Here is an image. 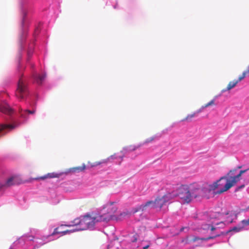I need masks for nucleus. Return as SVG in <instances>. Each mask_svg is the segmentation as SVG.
Returning <instances> with one entry per match:
<instances>
[{"label": "nucleus", "mask_w": 249, "mask_h": 249, "mask_svg": "<svg viewBox=\"0 0 249 249\" xmlns=\"http://www.w3.org/2000/svg\"><path fill=\"white\" fill-rule=\"evenodd\" d=\"M249 169L241 170L238 174L236 173V169H233L224 177H221L219 180L215 181L217 182L218 188L220 189L215 194H221L230 189L235 185L240 179L241 175L246 173Z\"/></svg>", "instance_id": "nucleus-1"}, {"label": "nucleus", "mask_w": 249, "mask_h": 249, "mask_svg": "<svg viewBox=\"0 0 249 249\" xmlns=\"http://www.w3.org/2000/svg\"><path fill=\"white\" fill-rule=\"evenodd\" d=\"M174 197L175 195H172L170 193H167L162 196H157L154 200L148 201L145 204L137 207L134 210V212H143L145 211L148 207L152 209L160 210L166 203Z\"/></svg>", "instance_id": "nucleus-2"}, {"label": "nucleus", "mask_w": 249, "mask_h": 249, "mask_svg": "<svg viewBox=\"0 0 249 249\" xmlns=\"http://www.w3.org/2000/svg\"><path fill=\"white\" fill-rule=\"evenodd\" d=\"M117 210V208L113 202L107 203L103 208V214H100L102 221L107 222L112 219Z\"/></svg>", "instance_id": "nucleus-3"}, {"label": "nucleus", "mask_w": 249, "mask_h": 249, "mask_svg": "<svg viewBox=\"0 0 249 249\" xmlns=\"http://www.w3.org/2000/svg\"><path fill=\"white\" fill-rule=\"evenodd\" d=\"M175 197L178 196L183 203H189L192 200L191 192L188 186L183 185L177 190V193H172Z\"/></svg>", "instance_id": "nucleus-4"}, {"label": "nucleus", "mask_w": 249, "mask_h": 249, "mask_svg": "<svg viewBox=\"0 0 249 249\" xmlns=\"http://www.w3.org/2000/svg\"><path fill=\"white\" fill-rule=\"evenodd\" d=\"M28 94V90L27 84L25 81L22 78H20L18 80L17 88L16 90V96L18 99H22L26 97Z\"/></svg>", "instance_id": "nucleus-5"}, {"label": "nucleus", "mask_w": 249, "mask_h": 249, "mask_svg": "<svg viewBox=\"0 0 249 249\" xmlns=\"http://www.w3.org/2000/svg\"><path fill=\"white\" fill-rule=\"evenodd\" d=\"M85 221L87 222L90 229L93 228L95 224L97 222H103L100 216V214H87L84 215Z\"/></svg>", "instance_id": "nucleus-6"}, {"label": "nucleus", "mask_w": 249, "mask_h": 249, "mask_svg": "<svg viewBox=\"0 0 249 249\" xmlns=\"http://www.w3.org/2000/svg\"><path fill=\"white\" fill-rule=\"evenodd\" d=\"M72 226H78L77 229H73L75 231H79V230H86L87 229H90L89 225L87 224V222L85 221V218L83 216L81 218H78L75 219L72 222Z\"/></svg>", "instance_id": "nucleus-7"}, {"label": "nucleus", "mask_w": 249, "mask_h": 249, "mask_svg": "<svg viewBox=\"0 0 249 249\" xmlns=\"http://www.w3.org/2000/svg\"><path fill=\"white\" fill-rule=\"evenodd\" d=\"M124 157V154L122 152H121L120 153L114 154L106 159L100 161H95L92 163L89 162L88 163L90 165L91 167H95L98 166L101 164H106L110 160H113L115 159H122Z\"/></svg>", "instance_id": "nucleus-8"}, {"label": "nucleus", "mask_w": 249, "mask_h": 249, "mask_svg": "<svg viewBox=\"0 0 249 249\" xmlns=\"http://www.w3.org/2000/svg\"><path fill=\"white\" fill-rule=\"evenodd\" d=\"M188 187L191 192L192 200L194 198L202 196V190L201 189V187H200L197 184H193L190 186H188Z\"/></svg>", "instance_id": "nucleus-9"}, {"label": "nucleus", "mask_w": 249, "mask_h": 249, "mask_svg": "<svg viewBox=\"0 0 249 249\" xmlns=\"http://www.w3.org/2000/svg\"><path fill=\"white\" fill-rule=\"evenodd\" d=\"M21 183L20 178L17 176H14L8 178L5 183L0 186V189L2 187H9L13 185L19 184Z\"/></svg>", "instance_id": "nucleus-10"}, {"label": "nucleus", "mask_w": 249, "mask_h": 249, "mask_svg": "<svg viewBox=\"0 0 249 249\" xmlns=\"http://www.w3.org/2000/svg\"><path fill=\"white\" fill-rule=\"evenodd\" d=\"M64 226L71 227L72 226H71V225H62L59 227H57V228H55L53 232L52 233L51 235H54L58 234H61L62 235H64L67 233H71V232L75 231V230H74L73 229L71 230H63L62 229V228Z\"/></svg>", "instance_id": "nucleus-11"}, {"label": "nucleus", "mask_w": 249, "mask_h": 249, "mask_svg": "<svg viewBox=\"0 0 249 249\" xmlns=\"http://www.w3.org/2000/svg\"><path fill=\"white\" fill-rule=\"evenodd\" d=\"M15 127V126L12 124H2L0 125V137L5 135L9 131Z\"/></svg>", "instance_id": "nucleus-12"}, {"label": "nucleus", "mask_w": 249, "mask_h": 249, "mask_svg": "<svg viewBox=\"0 0 249 249\" xmlns=\"http://www.w3.org/2000/svg\"><path fill=\"white\" fill-rule=\"evenodd\" d=\"M36 112V110L33 109L32 110H30L28 109H22L20 108L19 109V113L20 114V117L23 119L27 120L28 119V115L29 114H34Z\"/></svg>", "instance_id": "nucleus-13"}, {"label": "nucleus", "mask_w": 249, "mask_h": 249, "mask_svg": "<svg viewBox=\"0 0 249 249\" xmlns=\"http://www.w3.org/2000/svg\"><path fill=\"white\" fill-rule=\"evenodd\" d=\"M0 111L5 114H11L13 110L7 103H3L0 105Z\"/></svg>", "instance_id": "nucleus-14"}, {"label": "nucleus", "mask_w": 249, "mask_h": 249, "mask_svg": "<svg viewBox=\"0 0 249 249\" xmlns=\"http://www.w3.org/2000/svg\"><path fill=\"white\" fill-rule=\"evenodd\" d=\"M62 174H57L54 173H48L47 175H45L43 176H41L40 177H37L33 178L34 180H44L48 178H59Z\"/></svg>", "instance_id": "nucleus-15"}, {"label": "nucleus", "mask_w": 249, "mask_h": 249, "mask_svg": "<svg viewBox=\"0 0 249 249\" xmlns=\"http://www.w3.org/2000/svg\"><path fill=\"white\" fill-rule=\"evenodd\" d=\"M238 81L237 80H234L232 81H230L226 89H223L222 91L225 92L227 90H231L232 88H234L236 86V85L238 84Z\"/></svg>", "instance_id": "nucleus-16"}, {"label": "nucleus", "mask_w": 249, "mask_h": 249, "mask_svg": "<svg viewBox=\"0 0 249 249\" xmlns=\"http://www.w3.org/2000/svg\"><path fill=\"white\" fill-rule=\"evenodd\" d=\"M46 75L44 74L42 75H38L37 74H35L34 75V78L36 80V82L38 84H41L43 80L45 79Z\"/></svg>", "instance_id": "nucleus-17"}, {"label": "nucleus", "mask_w": 249, "mask_h": 249, "mask_svg": "<svg viewBox=\"0 0 249 249\" xmlns=\"http://www.w3.org/2000/svg\"><path fill=\"white\" fill-rule=\"evenodd\" d=\"M86 169V165L83 164L81 166H78L72 167L70 169V172H79L84 171Z\"/></svg>", "instance_id": "nucleus-18"}, {"label": "nucleus", "mask_w": 249, "mask_h": 249, "mask_svg": "<svg viewBox=\"0 0 249 249\" xmlns=\"http://www.w3.org/2000/svg\"><path fill=\"white\" fill-rule=\"evenodd\" d=\"M201 109H199L198 110H197L196 112H194L192 114L188 115L184 119L182 120V121H191L192 119L194 117H195L197 114L201 112Z\"/></svg>", "instance_id": "nucleus-19"}, {"label": "nucleus", "mask_w": 249, "mask_h": 249, "mask_svg": "<svg viewBox=\"0 0 249 249\" xmlns=\"http://www.w3.org/2000/svg\"><path fill=\"white\" fill-rule=\"evenodd\" d=\"M208 187H207V185L204 183L203 185V187H201V189L202 190V197H206L207 194H209L210 193V191L208 188Z\"/></svg>", "instance_id": "nucleus-20"}, {"label": "nucleus", "mask_w": 249, "mask_h": 249, "mask_svg": "<svg viewBox=\"0 0 249 249\" xmlns=\"http://www.w3.org/2000/svg\"><path fill=\"white\" fill-rule=\"evenodd\" d=\"M205 184L208 187V189L211 192L212 191H214L216 189L218 188L217 182H214L213 184H208L206 183Z\"/></svg>", "instance_id": "nucleus-21"}, {"label": "nucleus", "mask_w": 249, "mask_h": 249, "mask_svg": "<svg viewBox=\"0 0 249 249\" xmlns=\"http://www.w3.org/2000/svg\"><path fill=\"white\" fill-rule=\"evenodd\" d=\"M249 73V66H248L247 68L246 71H244L242 74L238 77V79L237 80L238 82H240L242 80H243L245 77L246 76V75L247 74Z\"/></svg>", "instance_id": "nucleus-22"}, {"label": "nucleus", "mask_w": 249, "mask_h": 249, "mask_svg": "<svg viewBox=\"0 0 249 249\" xmlns=\"http://www.w3.org/2000/svg\"><path fill=\"white\" fill-rule=\"evenodd\" d=\"M215 105V99H213L208 102L207 104L202 106L200 109H201V111L205 108L209 107L210 106H213Z\"/></svg>", "instance_id": "nucleus-23"}, {"label": "nucleus", "mask_w": 249, "mask_h": 249, "mask_svg": "<svg viewBox=\"0 0 249 249\" xmlns=\"http://www.w3.org/2000/svg\"><path fill=\"white\" fill-rule=\"evenodd\" d=\"M242 229H243V227H242L241 225H239L238 226L232 228L229 231L238 232L241 231Z\"/></svg>", "instance_id": "nucleus-24"}, {"label": "nucleus", "mask_w": 249, "mask_h": 249, "mask_svg": "<svg viewBox=\"0 0 249 249\" xmlns=\"http://www.w3.org/2000/svg\"><path fill=\"white\" fill-rule=\"evenodd\" d=\"M155 139H156L155 136H152V137L148 138L146 139H145V140L144 141L143 144H147V143L151 142L153 141H154L155 140Z\"/></svg>", "instance_id": "nucleus-25"}, {"label": "nucleus", "mask_w": 249, "mask_h": 249, "mask_svg": "<svg viewBox=\"0 0 249 249\" xmlns=\"http://www.w3.org/2000/svg\"><path fill=\"white\" fill-rule=\"evenodd\" d=\"M213 225H218V223L215 224L213 222H212L211 225L209 224V225H207L206 227H203V229L204 230H207V229H209L210 227H211V230L212 231H213L215 230V228L214 227Z\"/></svg>", "instance_id": "nucleus-26"}, {"label": "nucleus", "mask_w": 249, "mask_h": 249, "mask_svg": "<svg viewBox=\"0 0 249 249\" xmlns=\"http://www.w3.org/2000/svg\"><path fill=\"white\" fill-rule=\"evenodd\" d=\"M249 225V218L247 220H243L241 221V226L243 227V228L246 226Z\"/></svg>", "instance_id": "nucleus-27"}, {"label": "nucleus", "mask_w": 249, "mask_h": 249, "mask_svg": "<svg viewBox=\"0 0 249 249\" xmlns=\"http://www.w3.org/2000/svg\"><path fill=\"white\" fill-rule=\"evenodd\" d=\"M219 236V234H216V235H215L214 236H210L209 237L207 238V239H213L216 237H218Z\"/></svg>", "instance_id": "nucleus-28"}, {"label": "nucleus", "mask_w": 249, "mask_h": 249, "mask_svg": "<svg viewBox=\"0 0 249 249\" xmlns=\"http://www.w3.org/2000/svg\"><path fill=\"white\" fill-rule=\"evenodd\" d=\"M137 235L135 234L133 236V239L132 240V242H136L137 240Z\"/></svg>", "instance_id": "nucleus-29"}, {"label": "nucleus", "mask_w": 249, "mask_h": 249, "mask_svg": "<svg viewBox=\"0 0 249 249\" xmlns=\"http://www.w3.org/2000/svg\"><path fill=\"white\" fill-rule=\"evenodd\" d=\"M245 187V185H242L239 187H238L236 189V191H238L239 190L242 189V188H243L244 187Z\"/></svg>", "instance_id": "nucleus-30"}, {"label": "nucleus", "mask_w": 249, "mask_h": 249, "mask_svg": "<svg viewBox=\"0 0 249 249\" xmlns=\"http://www.w3.org/2000/svg\"><path fill=\"white\" fill-rule=\"evenodd\" d=\"M27 238H28L29 240H31V241L33 240V239L34 238V237L33 236H29L27 237Z\"/></svg>", "instance_id": "nucleus-31"}, {"label": "nucleus", "mask_w": 249, "mask_h": 249, "mask_svg": "<svg viewBox=\"0 0 249 249\" xmlns=\"http://www.w3.org/2000/svg\"><path fill=\"white\" fill-rule=\"evenodd\" d=\"M199 240V238L196 237H194V238H193V241L194 242H195V241H197V240Z\"/></svg>", "instance_id": "nucleus-32"}, {"label": "nucleus", "mask_w": 249, "mask_h": 249, "mask_svg": "<svg viewBox=\"0 0 249 249\" xmlns=\"http://www.w3.org/2000/svg\"><path fill=\"white\" fill-rule=\"evenodd\" d=\"M149 247V245H147L143 247V249H147Z\"/></svg>", "instance_id": "nucleus-33"}, {"label": "nucleus", "mask_w": 249, "mask_h": 249, "mask_svg": "<svg viewBox=\"0 0 249 249\" xmlns=\"http://www.w3.org/2000/svg\"><path fill=\"white\" fill-rule=\"evenodd\" d=\"M21 2L22 4H23L24 2H25V0H21Z\"/></svg>", "instance_id": "nucleus-34"}, {"label": "nucleus", "mask_w": 249, "mask_h": 249, "mask_svg": "<svg viewBox=\"0 0 249 249\" xmlns=\"http://www.w3.org/2000/svg\"><path fill=\"white\" fill-rule=\"evenodd\" d=\"M242 167L241 166H238L236 169V171H237V169H240Z\"/></svg>", "instance_id": "nucleus-35"}, {"label": "nucleus", "mask_w": 249, "mask_h": 249, "mask_svg": "<svg viewBox=\"0 0 249 249\" xmlns=\"http://www.w3.org/2000/svg\"><path fill=\"white\" fill-rule=\"evenodd\" d=\"M38 248V247L37 246H35V247H34V249H35V248Z\"/></svg>", "instance_id": "nucleus-36"}, {"label": "nucleus", "mask_w": 249, "mask_h": 249, "mask_svg": "<svg viewBox=\"0 0 249 249\" xmlns=\"http://www.w3.org/2000/svg\"><path fill=\"white\" fill-rule=\"evenodd\" d=\"M138 147H137L134 148L133 149V150H135L136 148H137Z\"/></svg>", "instance_id": "nucleus-37"}, {"label": "nucleus", "mask_w": 249, "mask_h": 249, "mask_svg": "<svg viewBox=\"0 0 249 249\" xmlns=\"http://www.w3.org/2000/svg\"><path fill=\"white\" fill-rule=\"evenodd\" d=\"M30 53H30V52H29L28 53V55H29L30 54Z\"/></svg>", "instance_id": "nucleus-38"}]
</instances>
